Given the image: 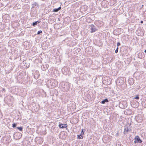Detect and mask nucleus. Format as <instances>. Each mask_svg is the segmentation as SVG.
<instances>
[{
  "mask_svg": "<svg viewBox=\"0 0 146 146\" xmlns=\"http://www.w3.org/2000/svg\"><path fill=\"white\" fill-rule=\"evenodd\" d=\"M62 87L64 89V90H67L70 88L69 85V83L68 82H66L64 84V85L62 86Z\"/></svg>",
  "mask_w": 146,
  "mask_h": 146,
  "instance_id": "f257e3e1",
  "label": "nucleus"
},
{
  "mask_svg": "<svg viewBox=\"0 0 146 146\" xmlns=\"http://www.w3.org/2000/svg\"><path fill=\"white\" fill-rule=\"evenodd\" d=\"M119 106L121 108L124 109L127 106V104L125 102H121L119 104Z\"/></svg>",
  "mask_w": 146,
  "mask_h": 146,
  "instance_id": "f03ea898",
  "label": "nucleus"
},
{
  "mask_svg": "<svg viewBox=\"0 0 146 146\" xmlns=\"http://www.w3.org/2000/svg\"><path fill=\"white\" fill-rule=\"evenodd\" d=\"M124 79L123 77H121L117 79V81L120 83V85H122L124 83Z\"/></svg>",
  "mask_w": 146,
  "mask_h": 146,
  "instance_id": "7ed1b4c3",
  "label": "nucleus"
},
{
  "mask_svg": "<svg viewBox=\"0 0 146 146\" xmlns=\"http://www.w3.org/2000/svg\"><path fill=\"white\" fill-rule=\"evenodd\" d=\"M134 143H141L142 142V141L141 140L139 137L138 136H136L135 138Z\"/></svg>",
  "mask_w": 146,
  "mask_h": 146,
  "instance_id": "20e7f679",
  "label": "nucleus"
},
{
  "mask_svg": "<svg viewBox=\"0 0 146 146\" xmlns=\"http://www.w3.org/2000/svg\"><path fill=\"white\" fill-rule=\"evenodd\" d=\"M90 29L91 30V32L93 33L95 31V27L94 26L92 25H91L90 26Z\"/></svg>",
  "mask_w": 146,
  "mask_h": 146,
  "instance_id": "39448f33",
  "label": "nucleus"
},
{
  "mask_svg": "<svg viewBox=\"0 0 146 146\" xmlns=\"http://www.w3.org/2000/svg\"><path fill=\"white\" fill-rule=\"evenodd\" d=\"M128 83L130 85H132L134 83L133 79L132 78H129L128 80Z\"/></svg>",
  "mask_w": 146,
  "mask_h": 146,
  "instance_id": "423d86ee",
  "label": "nucleus"
},
{
  "mask_svg": "<svg viewBox=\"0 0 146 146\" xmlns=\"http://www.w3.org/2000/svg\"><path fill=\"white\" fill-rule=\"evenodd\" d=\"M58 126L60 128H64L66 127L67 126V125L66 124H59Z\"/></svg>",
  "mask_w": 146,
  "mask_h": 146,
  "instance_id": "0eeeda50",
  "label": "nucleus"
},
{
  "mask_svg": "<svg viewBox=\"0 0 146 146\" xmlns=\"http://www.w3.org/2000/svg\"><path fill=\"white\" fill-rule=\"evenodd\" d=\"M131 111L130 110H126L124 111V113L126 115H129L131 114Z\"/></svg>",
  "mask_w": 146,
  "mask_h": 146,
  "instance_id": "6e6552de",
  "label": "nucleus"
},
{
  "mask_svg": "<svg viewBox=\"0 0 146 146\" xmlns=\"http://www.w3.org/2000/svg\"><path fill=\"white\" fill-rule=\"evenodd\" d=\"M124 134H125V133L126 132H128L129 131V129L128 128L127 126V125H126L125 126V128L124 129Z\"/></svg>",
  "mask_w": 146,
  "mask_h": 146,
  "instance_id": "1a4fd4ad",
  "label": "nucleus"
},
{
  "mask_svg": "<svg viewBox=\"0 0 146 146\" xmlns=\"http://www.w3.org/2000/svg\"><path fill=\"white\" fill-rule=\"evenodd\" d=\"M61 9V7H59L57 9H53V11L54 12H57Z\"/></svg>",
  "mask_w": 146,
  "mask_h": 146,
  "instance_id": "9d476101",
  "label": "nucleus"
},
{
  "mask_svg": "<svg viewBox=\"0 0 146 146\" xmlns=\"http://www.w3.org/2000/svg\"><path fill=\"white\" fill-rule=\"evenodd\" d=\"M108 102V100L107 99H106L104 100H102V101L101 103L102 104H104L106 102Z\"/></svg>",
  "mask_w": 146,
  "mask_h": 146,
  "instance_id": "9b49d317",
  "label": "nucleus"
},
{
  "mask_svg": "<svg viewBox=\"0 0 146 146\" xmlns=\"http://www.w3.org/2000/svg\"><path fill=\"white\" fill-rule=\"evenodd\" d=\"M41 69L43 70H45L47 68V67L46 66V67L44 66V65H42L41 66Z\"/></svg>",
  "mask_w": 146,
  "mask_h": 146,
  "instance_id": "f8f14e48",
  "label": "nucleus"
},
{
  "mask_svg": "<svg viewBox=\"0 0 146 146\" xmlns=\"http://www.w3.org/2000/svg\"><path fill=\"white\" fill-rule=\"evenodd\" d=\"M40 23V21H35V22H33V26H35L36 25H37L38 24V23Z\"/></svg>",
  "mask_w": 146,
  "mask_h": 146,
  "instance_id": "ddd939ff",
  "label": "nucleus"
},
{
  "mask_svg": "<svg viewBox=\"0 0 146 146\" xmlns=\"http://www.w3.org/2000/svg\"><path fill=\"white\" fill-rule=\"evenodd\" d=\"M32 5L33 7H34L35 6H38V4L37 3L35 2L32 4Z\"/></svg>",
  "mask_w": 146,
  "mask_h": 146,
  "instance_id": "4468645a",
  "label": "nucleus"
},
{
  "mask_svg": "<svg viewBox=\"0 0 146 146\" xmlns=\"http://www.w3.org/2000/svg\"><path fill=\"white\" fill-rule=\"evenodd\" d=\"M143 106L145 108H146V101L142 102Z\"/></svg>",
  "mask_w": 146,
  "mask_h": 146,
  "instance_id": "2eb2a0df",
  "label": "nucleus"
},
{
  "mask_svg": "<svg viewBox=\"0 0 146 146\" xmlns=\"http://www.w3.org/2000/svg\"><path fill=\"white\" fill-rule=\"evenodd\" d=\"M78 138L79 139H82L83 138V137L82 136L81 134L78 135Z\"/></svg>",
  "mask_w": 146,
  "mask_h": 146,
  "instance_id": "dca6fc26",
  "label": "nucleus"
},
{
  "mask_svg": "<svg viewBox=\"0 0 146 146\" xmlns=\"http://www.w3.org/2000/svg\"><path fill=\"white\" fill-rule=\"evenodd\" d=\"M17 128L19 129L20 131H22L23 130L22 127H17Z\"/></svg>",
  "mask_w": 146,
  "mask_h": 146,
  "instance_id": "f3484780",
  "label": "nucleus"
},
{
  "mask_svg": "<svg viewBox=\"0 0 146 146\" xmlns=\"http://www.w3.org/2000/svg\"><path fill=\"white\" fill-rule=\"evenodd\" d=\"M134 99L138 100L139 99V97L138 95H137L134 98Z\"/></svg>",
  "mask_w": 146,
  "mask_h": 146,
  "instance_id": "a211bd4d",
  "label": "nucleus"
},
{
  "mask_svg": "<svg viewBox=\"0 0 146 146\" xmlns=\"http://www.w3.org/2000/svg\"><path fill=\"white\" fill-rule=\"evenodd\" d=\"M17 125V124L16 123H14L13 124V125L12 126L13 127H16V126Z\"/></svg>",
  "mask_w": 146,
  "mask_h": 146,
  "instance_id": "6ab92c4d",
  "label": "nucleus"
},
{
  "mask_svg": "<svg viewBox=\"0 0 146 146\" xmlns=\"http://www.w3.org/2000/svg\"><path fill=\"white\" fill-rule=\"evenodd\" d=\"M42 31H39L38 32L37 34H39L40 33H42Z\"/></svg>",
  "mask_w": 146,
  "mask_h": 146,
  "instance_id": "aec40b11",
  "label": "nucleus"
},
{
  "mask_svg": "<svg viewBox=\"0 0 146 146\" xmlns=\"http://www.w3.org/2000/svg\"><path fill=\"white\" fill-rule=\"evenodd\" d=\"M118 47H117V49L115 50V53H117V52L118 51Z\"/></svg>",
  "mask_w": 146,
  "mask_h": 146,
  "instance_id": "412c9836",
  "label": "nucleus"
},
{
  "mask_svg": "<svg viewBox=\"0 0 146 146\" xmlns=\"http://www.w3.org/2000/svg\"><path fill=\"white\" fill-rule=\"evenodd\" d=\"M83 129L82 130V131L81 132V134H81V135H83L84 133V132L83 131Z\"/></svg>",
  "mask_w": 146,
  "mask_h": 146,
  "instance_id": "4be33fe9",
  "label": "nucleus"
},
{
  "mask_svg": "<svg viewBox=\"0 0 146 146\" xmlns=\"http://www.w3.org/2000/svg\"><path fill=\"white\" fill-rule=\"evenodd\" d=\"M120 45V43L119 42H118L117 43V47H118Z\"/></svg>",
  "mask_w": 146,
  "mask_h": 146,
  "instance_id": "5701e85b",
  "label": "nucleus"
},
{
  "mask_svg": "<svg viewBox=\"0 0 146 146\" xmlns=\"http://www.w3.org/2000/svg\"><path fill=\"white\" fill-rule=\"evenodd\" d=\"M143 22L142 21H141L140 22V23H143Z\"/></svg>",
  "mask_w": 146,
  "mask_h": 146,
  "instance_id": "b1692460",
  "label": "nucleus"
},
{
  "mask_svg": "<svg viewBox=\"0 0 146 146\" xmlns=\"http://www.w3.org/2000/svg\"><path fill=\"white\" fill-rule=\"evenodd\" d=\"M3 90L4 91H5V89L4 88H3Z\"/></svg>",
  "mask_w": 146,
  "mask_h": 146,
  "instance_id": "393cba45",
  "label": "nucleus"
},
{
  "mask_svg": "<svg viewBox=\"0 0 146 146\" xmlns=\"http://www.w3.org/2000/svg\"><path fill=\"white\" fill-rule=\"evenodd\" d=\"M118 135V133H117L116 134V136H117V135Z\"/></svg>",
  "mask_w": 146,
  "mask_h": 146,
  "instance_id": "a878e982",
  "label": "nucleus"
},
{
  "mask_svg": "<svg viewBox=\"0 0 146 146\" xmlns=\"http://www.w3.org/2000/svg\"><path fill=\"white\" fill-rule=\"evenodd\" d=\"M144 52H145V53H146V50H145L144 51Z\"/></svg>",
  "mask_w": 146,
  "mask_h": 146,
  "instance_id": "bb28decb",
  "label": "nucleus"
},
{
  "mask_svg": "<svg viewBox=\"0 0 146 146\" xmlns=\"http://www.w3.org/2000/svg\"><path fill=\"white\" fill-rule=\"evenodd\" d=\"M137 106L136 107H135V108H136V107H137Z\"/></svg>",
  "mask_w": 146,
  "mask_h": 146,
  "instance_id": "cd10ccee",
  "label": "nucleus"
}]
</instances>
